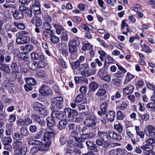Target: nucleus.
<instances>
[{"mask_svg": "<svg viewBox=\"0 0 155 155\" xmlns=\"http://www.w3.org/2000/svg\"><path fill=\"white\" fill-rule=\"evenodd\" d=\"M81 39L78 37H75L68 43L69 52L70 53H75L78 51L77 47L81 44Z\"/></svg>", "mask_w": 155, "mask_h": 155, "instance_id": "nucleus-1", "label": "nucleus"}, {"mask_svg": "<svg viewBox=\"0 0 155 155\" xmlns=\"http://www.w3.org/2000/svg\"><path fill=\"white\" fill-rule=\"evenodd\" d=\"M32 107L34 111L39 113L42 116L45 117L48 114L45 106L42 104L35 101L33 103Z\"/></svg>", "mask_w": 155, "mask_h": 155, "instance_id": "nucleus-2", "label": "nucleus"}, {"mask_svg": "<svg viewBox=\"0 0 155 155\" xmlns=\"http://www.w3.org/2000/svg\"><path fill=\"white\" fill-rule=\"evenodd\" d=\"M88 64L87 63H84L81 64L78 68L81 74L84 76L88 77L94 74L95 71L94 70H89Z\"/></svg>", "mask_w": 155, "mask_h": 155, "instance_id": "nucleus-3", "label": "nucleus"}, {"mask_svg": "<svg viewBox=\"0 0 155 155\" xmlns=\"http://www.w3.org/2000/svg\"><path fill=\"white\" fill-rule=\"evenodd\" d=\"M63 99L62 97H58L52 98L51 100L52 107L54 110H59L63 107Z\"/></svg>", "mask_w": 155, "mask_h": 155, "instance_id": "nucleus-4", "label": "nucleus"}, {"mask_svg": "<svg viewBox=\"0 0 155 155\" xmlns=\"http://www.w3.org/2000/svg\"><path fill=\"white\" fill-rule=\"evenodd\" d=\"M13 146L15 150L14 153L15 155L21 154L25 152L26 149L23 146V142L21 141H15L13 143Z\"/></svg>", "mask_w": 155, "mask_h": 155, "instance_id": "nucleus-5", "label": "nucleus"}, {"mask_svg": "<svg viewBox=\"0 0 155 155\" xmlns=\"http://www.w3.org/2000/svg\"><path fill=\"white\" fill-rule=\"evenodd\" d=\"M64 112L65 116L68 117L69 120L71 122H74L75 118L78 114L76 111L70 108H65Z\"/></svg>", "mask_w": 155, "mask_h": 155, "instance_id": "nucleus-6", "label": "nucleus"}, {"mask_svg": "<svg viewBox=\"0 0 155 155\" xmlns=\"http://www.w3.org/2000/svg\"><path fill=\"white\" fill-rule=\"evenodd\" d=\"M96 117L94 115H91L89 118L85 119L84 124L87 127H93L96 125Z\"/></svg>", "mask_w": 155, "mask_h": 155, "instance_id": "nucleus-7", "label": "nucleus"}, {"mask_svg": "<svg viewBox=\"0 0 155 155\" xmlns=\"http://www.w3.org/2000/svg\"><path fill=\"white\" fill-rule=\"evenodd\" d=\"M96 95L98 97L101 102L106 101V100H109V98L107 94L106 91L104 89H99L96 93Z\"/></svg>", "mask_w": 155, "mask_h": 155, "instance_id": "nucleus-8", "label": "nucleus"}, {"mask_svg": "<svg viewBox=\"0 0 155 155\" xmlns=\"http://www.w3.org/2000/svg\"><path fill=\"white\" fill-rule=\"evenodd\" d=\"M109 100H106L104 101L100 106V110L97 112V114L100 116H102L104 115L106 112L107 110V107L109 104Z\"/></svg>", "mask_w": 155, "mask_h": 155, "instance_id": "nucleus-9", "label": "nucleus"}, {"mask_svg": "<svg viewBox=\"0 0 155 155\" xmlns=\"http://www.w3.org/2000/svg\"><path fill=\"white\" fill-rule=\"evenodd\" d=\"M39 91L42 95L46 96L51 94L52 90L47 85L43 84L40 88Z\"/></svg>", "mask_w": 155, "mask_h": 155, "instance_id": "nucleus-10", "label": "nucleus"}, {"mask_svg": "<svg viewBox=\"0 0 155 155\" xmlns=\"http://www.w3.org/2000/svg\"><path fill=\"white\" fill-rule=\"evenodd\" d=\"M16 39V42L18 45H22L28 43L30 40V37L28 36H21L18 35Z\"/></svg>", "mask_w": 155, "mask_h": 155, "instance_id": "nucleus-11", "label": "nucleus"}, {"mask_svg": "<svg viewBox=\"0 0 155 155\" xmlns=\"http://www.w3.org/2000/svg\"><path fill=\"white\" fill-rule=\"evenodd\" d=\"M22 9V7L20 5L19 7V10H15L12 13V15L14 18L17 20L22 19L24 18V15Z\"/></svg>", "mask_w": 155, "mask_h": 155, "instance_id": "nucleus-12", "label": "nucleus"}, {"mask_svg": "<svg viewBox=\"0 0 155 155\" xmlns=\"http://www.w3.org/2000/svg\"><path fill=\"white\" fill-rule=\"evenodd\" d=\"M146 134L150 137H155V128L151 125H149L146 127L144 130Z\"/></svg>", "mask_w": 155, "mask_h": 155, "instance_id": "nucleus-13", "label": "nucleus"}, {"mask_svg": "<svg viewBox=\"0 0 155 155\" xmlns=\"http://www.w3.org/2000/svg\"><path fill=\"white\" fill-rule=\"evenodd\" d=\"M85 143L87 148L91 150L96 152H98L99 148L93 142L88 140Z\"/></svg>", "mask_w": 155, "mask_h": 155, "instance_id": "nucleus-14", "label": "nucleus"}, {"mask_svg": "<svg viewBox=\"0 0 155 155\" xmlns=\"http://www.w3.org/2000/svg\"><path fill=\"white\" fill-rule=\"evenodd\" d=\"M106 113L105 117L107 120L110 122H113L116 117L115 112L113 110H108Z\"/></svg>", "mask_w": 155, "mask_h": 155, "instance_id": "nucleus-15", "label": "nucleus"}, {"mask_svg": "<svg viewBox=\"0 0 155 155\" xmlns=\"http://www.w3.org/2000/svg\"><path fill=\"white\" fill-rule=\"evenodd\" d=\"M51 116L54 118L60 120L64 119V113L62 111H59L58 110H55L53 111L51 114Z\"/></svg>", "mask_w": 155, "mask_h": 155, "instance_id": "nucleus-16", "label": "nucleus"}, {"mask_svg": "<svg viewBox=\"0 0 155 155\" xmlns=\"http://www.w3.org/2000/svg\"><path fill=\"white\" fill-rule=\"evenodd\" d=\"M126 151L124 149L118 148L111 149L109 152L110 155H121L125 154Z\"/></svg>", "mask_w": 155, "mask_h": 155, "instance_id": "nucleus-17", "label": "nucleus"}, {"mask_svg": "<svg viewBox=\"0 0 155 155\" xmlns=\"http://www.w3.org/2000/svg\"><path fill=\"white\" fill-rule=\"evenodd\" d=\"M97 135L104 142L108 141L109 139V136L108 132L99 130L97 132Z\"/></svg>", "mask_w": 155, "mask_h": 155, "instance_id": "nucleus-18", "label": "nucleus"}, {"mask_svg": "<svg viewBox=\"0 0 155 155\" xmlns=\"http://www.w3.org/2000/svg\"><path fill=\"white\" fill-rule=\"evenodd\" d=\"M31 59L33 60H43L45 59V56L41 52H33L31 53Z\"/></svg>", "mask_w": 155, "mask_h": 155, "instance_id": "nucleus-19", "label": "nucleus"}, {"mask_svg": "<svg viewBox=\"0 0 155 155\" xmlns=\"http://www.w3.org/2000/svg\"><path fill=\"white\" fill-rule=\"evenodd\" d=\"M3 86L5 89L8 90L10 94H12L14 93V91L12 88L13 85L12 83L9 82L7 80H5L3 82Z\"/></svg>", "mask_w": 155, "mask_h": 155, "instance_id": "nucleus-20", "label": "nucleus"}, {"mask_svg": "<svg viewBox=\"0 0 155 155\" xmlns=\"http://www.w3.org/2000/svg\"><path fill=\"white\" fill-rule=\"evenodd\" d=\"M31 22L34 24L36 27L41 26L42 23V21L41 19L36 16H34L31 18Z\"/></svg>", "mask_w": 155, "mask_h": 155, "instance_id": "nucleus-21", "label": "nucleus"}, {"mask_svg": "<svg viewBox=\"0 0 155 155\" xmlns=\"http://www.w3.org/2000/svg\"><path fill=\"white\" fill-rule=\"evenodd\" d=\"M134 89V87L133 86L129 85L123 89V92L124 94L130 95L133 92Z\"/></svg>", "mask_w": 155, "mask_h": 155, "instance_id": "nucleus-22", "label": "nucleus"}, {"mask_svg": "<svg viewBox=\"0 0 155 155\" xmlns=\"http://www.w3.org/2000/svg\"><path fill=\"white\" fill-rule=\"evenodd\" d=\"M108 134L109 136V138L116 140H120L122 139L121 136L119 134L115 133L114 131H108Z\"/></svg>", "mask_w": 155, "mask_h": 155, "instance_id": "nucleus-23", "label": "nucleus"}, {"mask_svg": "<svg viewBox=\"0 0 155 155\" xmlns=\"http://www.w3.org/2000/svg\"><path fill=\"white\" fill-rule=\"evenodd\" d=\"M58 47L59 49L61 50L62 54L65 56H67L68 54V52L67 46L62 44H59Z\"/></svg>", "mask_w": 155, "mask_h": 155, "instance_id": "nucleus-24", "label": "nucleus"}, {"mask_svg": "<svg viewBox=\"0 0 155 155\" xmlns=\"http://www.w3.org/2000/svg\"><path fill=\"white\" fill-rule=\"evenodd\" d=\"M22 11L23 13L25 14L26 17L30 18L32 16V10H30L28 8L24 6L21 5Z\"/></svg>", "mask_w": 155, "mask_h": 155, "instance_id": "nucleus-25", "label": "nucleus"}, {"mask_svg": "<svg viewBox=\"0 0 155 155\" xmlns=\"http://www.w3.org/2000/svg\"><path fill=\"white\" fill-rule=\"evenodd\" d=\"M39 4H33L31 7L32 11H33L35 15L40 14L41 13V11L39 6Z\"/></svg>", "mask_w": 155, "mask_h": 155, "instance_id": "nucleus-26", "label": "nucleus"}, {"mask_svg": "<svg viewBox=\"0 0 155 155\" xmlns=\"http://www.w3.org/2000/svg\"><path fill=\"white\" fill-rule=\"evenodd\" d=\"M94 137L93 133L91 132L81 134V137L85 141L86 140H89L92 138Z\"/></svg>", "mask_w": 155, "mask_h": 155, "instance_id": "nucleus-27", "label": "nucleus"}, {"mask_svg": "<svg viewBox=\"0 0 155 155\" xmlns=\"http://www.w3.org/2000/svg\"><path fill=\"white\" fill-rule=\"evenodd\" d=\"M55 135L54 132L52 131L51 132H47L45 133L44 135L43 140L44 141L47 140H50V139L53 137Z\"/></svg>", "mask_w": 155, "mask_h": 155, "instance_id": "nucleus-28", "label": "nucleus"}, {"mask_svg": "<svg viewBox=\"0 0 155 155\" xmlns=\"http://www.w3.org/2000/svg\"><path fill=\"white\" fill-rule=\"evenodd\" d=\"M52 116L48 117L46 119L47 122V126L48 127L54 126L56 125V122L55 120Z\"/></svg>", "mask_w": 155, "mask_h": 155, "instance_id": "nucleus-29", "label": "nucleus"}, {"mask_svg": "<svg viewBox=\"0 0 155 155\" xmlns=\"http://www.w3.org/2000/svg\"><path fill=\"white\" fill-rule=\"evenodd\" d=\"M114 62L115 60L112 58L107 56L105 57L104 65L108 68L109 64L114 63Z\"/></svg>", "mask_w": 155, "mask_h": 155, "instance_id": "nucleus-30", "label": "nucleus"}, {"mask_svg": "<svg viewBox=\"0 0 155 155\" xmlns=\"http://www.w3.org/2000/svg\"><path fill=\"white\" fill-rule=\"evenodd\" d=\"M0 70L8 74H9L10 72L9 67L5 64H3L1 63H0Z\"/></svg>", "mask_w": 155, "mask_h": 155, "instance_id": "nucleus-31", "label": "nucleus"}, {"mask_svg": "<svg viewBox=\"0 0 155 155\" xmlns=\"http://www.w3.org/2000/svg\"><path fill=\"white\" fill-rule=\"evenodd\" d=\"M27 66L28 68L33 71H35L37 69V62L34 61L28 62Z\"/></svg>", "mask_w": 155, "mask_h": 155, "instance_id": "nucleus-32", "label": "nucleus"}, {"mask_svg": "<svg viewBox=\"0 0 155 155\" xmlns=\"http://www.w3.org/2000/svg\"><path fill=\"white\" fill-rule=\"evenodd\" d=\"M81 65L77 61L75 62L71 63V66L73 71V73L74 74H78L76 71L77 69L78 70V68L80 67Z\"/></svg>", "mask_w": 155, "mask_h": 155, "instance_id": "nucleus-33", "label": "nucleus"}, {"mask_svg": "<svg viewBox=\"0 0 155 155\" xmlns=\"http://www.w3.org/2000/svg\"><path fill=\"white\" fill-rule=\"evenodd\" d=\"M11 68L13 73H18L19 71V68L17 64L15 62H12L11 64Z\"/></svg>", "mask_w": 155, "mask_h": 155, "instance_id": "nucleus-34", "label": "nucleus"}, {"mask_svg": "<svg viewBox=\"0 0 155 155\" xmlns=\"http://www.w3.org/2000/svg\"><path fill=\"white\" fill-rule=\"evenodd\" d=\"M107 68L108 67L104 65L103 68L99 70L98 73V75L101 78L103 77L104 75L107 74Z\"/></svg>", "mask_w": 155, "mask_h": 155, "instance_id": "nucleus-35", "label": "nucleus"}, {"mask_svg": "<svg viewBox=\"0 0 155 155\" xmlns=\"http://www.w3.org/2000/svg\"><path fill=\"white\" fill-rule=\"evenodd\" d=\"M43 33L45 37L47 38H50L54 34L53 30L50 29H44Z\"/></svg>", "mask_w": 155, "mask_h": 155, "instance_id": "nucleus-36", "label": "nucleus"}, {"mask_svg": "<svg viewBox=\"0 0 155 155\" xmlns=\"http://www.w3.org/2000/svg\"><path fill=\"white\" fill-rule=\"evenodd\" d=\"M135 77L134 75L131 74L130 73L128 72L125 77V79L124 82V84H126L128 82H130Z\"/></svg>", "mask_w": 155, "mask_h": 155, "instance_id": "nucleus-37", "label": "nucleus"}, {"mask_svg": "<svg viewBox=\"0 0 155 155\" xmlns=\"http://www.w3.org/2000/svg\"><path fill=\"white\" fill-rule=\"evenodd\" d=\"M25 80L28 84L31 85L32 86L35 85L37 84L36 80L33 78H25Z\"/></svg>", "mask_w": 155, "mask_h": 155, "instance_id": "nucleus-38", "label": "nucleus"}, {"mask_svg": "<svg viewBox=\"0 0 155 155\" xmlns=\"http://www.w3.org/2000/svg\"><path fill=\"white\" fill-rule=\"evenodd\" d=\"M135 127L137 136H139L141 139L143 138L145 136L144 132L143 131H140L139 127V126H135Z\"/></svg>", "mask_w": 155, "mask_h": 155, "instance_id": "nucleus-39", "label": "nucleus"}, {"mask_svg": "<svg viewBox=\"0 0 155 155\" xmlns=\"http://www.w3.org/2000/svg\"><path fill=\"white\" fill-rule=\"evenodd\" d=\"M12 136L13 139L16 141H21L23 138L20 133L18 132L14 133L12 134Z\"/></svg>", "mask_w": 155, "mask_h": 155, "instance_id": "nucleus-40", "label": "nucleus"}, {"mask_svg": "<svg viewBox=\"0 0 155 155\" xmlns=\"http://www.w3.org/2000/svg\"><path fill=\"white\" fill-rule=\"evenodd\" d=\"M54 27L56 29L55 31L57 34L58 35H60L62 31L64 30V28L62 26L58 24H54Z\"/></svg>", "mask_w": 155, "mask_h": 155, "instance_id": "nucleus-41", "label": "nucleus"}, {"mask_svg": "<svg viewBox=\"0 0 155 155\" xmlns=\"http://www.w3.org/2000/svg\"><path fill=\"white\" fill-rule=\"evenodd\" d=\"M20 134L23 137H26L29 135V133L27 129V128L25 127H22L20 129Z\"/></svg>", "mask_w": 155, "mask_h": 155, "instance_id": "nucleus-42", "label": "nucleus"}, {"mask_svg": "<svg viewBox=\"0 0 155 155\" xmlns=\"http://www.w3.org/2000/svg\"><path fill=\"white\" fill-rule=\"evenodd\" d=\"M67 124L66 121L64 120H61L59 122L58 127L60 130H62L65 128Z\"/></svg>", "mask_w": 155, "mask_h": 155, "instance_id": "nucleus-43", "label": "nucleus"}, {"mask_svg": "<svg viewBox=\"0 0 155 155\" xmlns=\"http://www.w3.org/2000/svg\"><path fill=\"white\" fill-rule=\"evenodd\" d=\"M51 143V140H48L46 143L44 145L42 146L41 148H40L41 150L42 151H46L48 150L49 147Z\"/></svg>", "mask_w": 155, "mask_h": 155, "instance_id": "nucleus-44", "label": "nucleus"}, {"mask_svg": "<svg viewBox=\"0 0 155 155\" xmlns=\"http://www.w3.org/2000/svg\"><path fill=\"white\" fill-rule=\"evenodd\" d=\"M2 141L4 145H7L12 143V139L9 137H5L2 139Z\"/></svg>", "mask_w": 155, "mask_h": 155, "instance_id": "nucleus-45", "label": "nucleus"}, {"mask_svg": "<svg viewBox=\"0 0 155 155\" xmlns=\"http://www.w3.org/2000/svg\"><path fill=\"white\" fill-rule=\"evenodd\" d=\"M75 141L77 142V146L81 148H82L83 147V143L85 141L81 138H76Z\"/></svg>", "mask_w": 155, "mask_h": 155, "instance_id": "nucleus-46", "label": "nucleus"}, {"mask_svg": "<svg viewBox=\"0 0 155 155\" xmlns=\"http://www.w3.org/2000/svg\"><path fill=\"white\" fill-rule=\"evenodd\" d=\"M121 92L117 91L115 93V95H114L111 97V99L112 101L115 100L116 99H120L122 97Z\"/></svg>", "mask_w": 155, "mask_h": 155, "instance_id": "nucleus-47", "label": "nucleus"}, {"mask_svg": "<svg viewBox=\"0 0 155 155\" xmlns=\"http://www.w3.org/2000/svg\"><path fill=\"white\" fill-rule=\"evenodd\" d=\"M141 147L144 151L148 152L153 149V145H150L146 143L145 145L142 146Z\"/></svg>", "mask_w": 155, "mask_h": 155, "instance_id": "nucleus-48", "label": "nucleus"}, {"mask_svg": "<svg viewBox=\"0 0 155 155\" xmlns=\"http://www.w3.org/2000/svg\"><path fill=\"white\" fill-rule=\"evenodd\" d=\"M50 38V40L51 42L53 43H57L60 41L59 38L54 35V34Z\"/></svg>", "mask_w": 155, "mask_h": 155, "instance_id": "nucleus-49", "label": "nucleus"}, {"mask_svg": "<svg viewBox=\"0 0 155 155\" xmlns=\"http://www.w3.org/2000/svg\"><path fill=\"white\" fill-rule=\"evenodd\" d=\"M147 107L149 108L150 110L152 112H155V103L151 102L147 104Z\"/></svg>", "mask_w": 155, "mask_h": 155, "instance_id": "nucleus-50", "label": "nucleus"}, {"mask_svg": "<svg viewBox=\"0 0 155 155\" xmlns=\"http://www.w3.org/2000/svg\"><path fill=\"white\" fill-rule=\"evenodd\" d=\"M89 85L90 90L93 91H95L98 87L97 84L94 82L91 83Z\"/></svg>", "mask_w": 155, "mask_h": 155, "instance_id": "nucleus-51", "label": "nucleus"}, {"mask_svg": "<svg viewBox=\"0 0 155 155\" xmlns=\"http://www.w3.org/2000/svg\"><path fill=\"white\" fill-rule=\"evenodd\" d=\"M13 23L15 26L19 29L23 30L25 28V25L23 23H19L16 22H14Z\"/></svg>", "mask_w": 155, "mask_h": 155, "instance_id": "nucleus-52", "label": "nucleus"}, {"mask_svg": "<svg viewBox=\"0 0 155 155\" xmlns=\"http://www.w3.org/2000/svg\"><path fill=\"white\" fill-rule=\"evenodd\" d=\"M114 128L119 133H121L123 129V126L120 123L115 124L114 125Z\"/></svg>", "mask_w": 155, "mask_h": 155, "instance_id": "nucleus-53", "label": "nucleus"}, {"mask_svg": "<svg viewBox=\"0 0 155 155\" xmlns=\"http://www.w3.org/2000/svg\"><path fill=\"white\" fill-rule=\"evenodd\" d=\"M16 120V116L14 114H12L9 116V118L8 120V122L13 124V123Z\"/></svg>", "mask_w": 155, "mask_h": 155, "instance_id": "nucleus-54", "label": "nucleus"}, {"mask_svg": "<svg viewBox=\"0 0 155 155\" xmlns=\"http://www.w3.org/2000/svg\"><path fill=\"white\" fill-rule=\"evenodd\" d=\"M36 73L37 76L41 78L45 77L46 75V72L42 70H40L39 71H37Z\"/></svg>", "mask_w": 155, "mask_h": 155, "instance_id": "nucleus-55", "label": "nucleus"}, {"mask_svg": "<svg viewBox=\"0 0 155 155\" xmlns=\"http://www.w3.org/2000/svg\"><path fill=\"white\" fill-rule=\"evenodd\" d=\"M84 96L82 94H79L78 95L75 99L76 103H79L81 102L83 100Z\"/></svg>", "mask_w": 155, "mask_h": 155, "instance_id": "nucleus-56", "label": "nucleus"}, {"mask_svg": "<svg viewBox=\"0 0 155 155\" xmlns=\"http://www.w3.org/2000/svg\"><path fill=\"white\" fill-rule=\"evenodd\" d=\"M121 26L122 29L124 31H125L126 29L127 31H129L130 29L128 28V25L127 23H125L124 20H123L121 22Z\"/></svg>", "mask_w": 155, "mask_h": 155, "instance_id": "nucleus-57", "label": "nucleus"}, {"mask_svg": "<svg viewBox=\"0 0 155 155\" xmlns=\"http://www.w3.org/2000/svg\"><path fill=\"white\" fill-rule=\"evenodd\" d=\"M143 49V50L147 53H151L152 52V50L149 47L147 46L146 44H143L142 45Z\"/></svg>", "mask_w": 155, "mask_h": 155, "instance_id": "nucleus-58", "label": "nucleus"}, {"mask_svg": "<svg viewBox=\"0 0 155 155\" xmlns=\"http://www.w3.org/2000/svg\"><path fill=\"white\" fill-rule=\"evenodd\" d=\"M117 119L120 120H123L125 116L122 114L120 110H119L117 111Z\"/></svg>", "mask_w": 155, "mask_h": 155, "instance_id": "nucleus-59", "label": "nucleus"}, {"mask_svg": "<svg viewBox=\"0 0 155 155\" xmlns=\"http://www.w3.org/2000/svg\"><path fill=\"white\" fill-rule=\"evenodd\" d=\"M31 117L33 120L37 122L38 123L40 121V116L37 114H33L31 115Z\"/></svg>", "mask_w": 155, "mask_h": 155, "instance_id": "nucleus-60", "label": "nucleus"}, {"mask_svg": "<svg viewBox=\"0 0 155 155\" xmlns=\"http://www.w3.org/2000/svg\"><path fill=\"white\" fill-rule=\"evenodd\" d=\"M144 85V81L142 80H139L137 81L136 85L137 88H140L142 87Z\"/></svg>", "mask_w": 155, "mask_h": 155, "instance_id": "nucleus-61", "label": "nucleus"}, {"mask_svg": "<svg viewBox=\"0 0 155 155\" xmlns=\"http://www.w3.org/2000/svg\"><path fill=\"white\" fill-rule=\"evenodd\" d=\"M91 26L88 24H83L81 25V28L82 29L87 31V32H89L90 30H91Z\"/></svg>", "mask_w": 155, "mask_h": 155, "instance_id": "nucleus-62", "label": "nucleus"}, {"mask_svg": "<svg viewBox=\"0 0 155 155\" xmlns=\"http://www.w3.org/2000/svg\"><path fill=\"white\" fill-rule=\"evenodd\" d=\"M37 68H43L46 66V64L43 61H39L37 63Z\"/></svg>", "mask_w": 155, "mask_h": 155, "instance_id": "nucleus-63", "label": "nucleus"}, {"mask_svg": "<svg viewBox=\"0 0 155 155\" xmlns=\"http://www.w3.org/2000/svg\"><path fill=\"white\" fill-rule=\"evenodd\" d=\"M139 116L141 120L143 121H146L149 119V116L147 114H140Z\"/></svg>", "mask_w": 155, "mask_h": 155, "instance_id": "nucleus-64", "label": "nucleus"}]
</instances>
